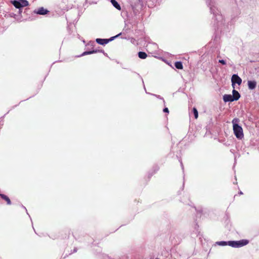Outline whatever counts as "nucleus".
<instances>
[{
    "label": "nucleus",
    "instance_id": "f257e3e1",
    "mask_svg": "<svg viewBox=\"0 0 259 259\" xmlns=\"http://www.w3.org/2000/svg\"><path fill=\"white\" fill-rule=\"evenodd\" d=\"M248 242L247 240L243 239L240 241H218L216 243L220 246L229 245L232 247L238 248L247 245Z\"/></svg>",
    "mask_w": 259,
    "mask_h": 259
},
{
    "label": "nucleus",
    "instance_id": "f03ea898",
    "mask_svg": "<svg viewBox=\"0 0 259 259\" xmlns=\"http://www.w3.org/2000/svg\"><path fill=\"white\" fill-rule=\"evenodd\" d=\"M240 120L238 118H235L232 121L233 129L235 136L239 139H241L243 137V129L242 127L239 125L238 123Z\"/></svg>",
    "mask_w": 259,
    "mask_h": 259
},
{
    "label": "nucleus",
    "instance_id": "7ed1b4c3",
    "mask_svg": "<svg viewBox=\"0 0 259 259\" xmlns=\"http://www.w3.org/2000/svg\"><path fill=\"white\" fill-rule=\"evenodd\" d=\"M210 12L213 15L214 19L217 23L222 22L223 20V16L220 14L219 10L216 8L214 4L209 3Z\"/></svg>",
    "mask_w": 259,
    "mask_h": 259
},
{
    "label": "nucleus",
    "instance_id": "20e7f679",
    "mask_svg": "<svg viewBox=\"0 0 259 259\" xmlns=\"http://www.w3.org/2000/svg\"><path fill=\"white\" fill-rule=\"evenodd\" d=\"M13 5L20 10L21 8L27 6L29 4L26 0L14 1L12 2Z\"/></svg>",
    "mask_w": 259,
    "mask_h": 259
},
{
    "label": "nucleus",
    "instance_id": "39448f33",
    "mask_svg": "<svg viewBox=\"0 0 259 259\" xmlns=\"http://www.w3.org/2000/svg\"><path fill=\"white\" fill-rule=\"evenodd\" d=\"M121 34V33L118 34L116 36L111 37L110 39H102V38H97L96 42L102 45H104L108 43L110 41L113 40L115 38L118 37Z\"/></svg>",
    "mask_w": 259,
    "mask_h": 259
},
{
    "label": "nucleus",
    "instance_id": "423d86ee",
    "mask_svg": "<svg viewBox=\"0 0 259 259\" xmlns=\"http://www.w3.org/2000/svg\"><path fill=\"white\" fill-rule=\"evenodd\" d=\"M231 81L232 83V85L234 88V84L235 83L238 84V85L241 84L242 82L241 78L237 75V74H233L232 76Z\"/></svg>",
    "mask_w": 259,
    "mask_h": 259
},
{
    "label": "nucleus",
    "instance_id": "0eeeda50",
    "mask_svg": "<svg viewBox=\"0 0 259 259\" xmlns=\"http://www.w3.org/2000/svg\"><path fill=\"white\" fill-rule=\"evenodd\" d=\"M49 12V11H48L47 9L44 8L43 7H40L38 8V9H35L34 11V13L38 15H46Z\"/></svg>",
    "mask_w": 259,
    "mask_h": 259
},
{
    "label": "nucleus",
    "instance_id": "6e6552de",
    "mask_svg": "<svg viewBox=\"0 0 259 259\" xmlns=\"http://www.w3.org/2000/svg\"><path fill=\"white\" fill-rule=\"evenodd\" d=\"M97 52H101V53H103L105 55L107 56V54L106 53H105L104 52V51L103 50H93V51H85V52H84L80 56H85V55H90V54H93V53H97Z\"/></svg>",
    "mask_w": 259,
    "mask_h": 259
},
{
    "label": "nucleus",
    "instance_id": "1a4fd4ad",
    "mask_svg": "<svg viewBox=\"0 0 259 259\" xmlns=\"http://www.w3.org/2000/svg\"><path fill=\"white\" fill-rule=\"evenodd\" d=\"M223 100L225 102H233L234 99L231 95L225 94L223 96Z\"/></svg>",
    "mask_w": 259,
    "mask_h": 259
},
{
    "label": "nucleus",
    "instance_id": "9d476101",
    "mask_svg": "<svg viewBox=\"0 0 259 259\" xmlns=\"http://www.w3.org/2000/svg\"><path fill=\"white\" fill-rule=\"evenodd\" d=\"M232 93L233 95H232V96L233 97V98L234 101H237L240 98V95L238 91L234 89L232 91Z\"/></svg>",
    "mask_w": 259,
    "mask_h": 259
},
{
    "label": "nucleus",
    "instance_id": "9b49d317",
    "mask_svg": "<svg viewBox=\"0 0 259 259\" xmlns=\"http://www.w3.org/2000/svg\"><path fill=\"white\" fill-rule=\"evenodd\" d=\"M256 82L255 81L249 80L248 81V86L250 90H253L255 88Z\"/></svg>",
    "mask_w": 259,
    "mask_h": 259
},
{
    "label": "nucleus",
    "instance_id": "f8f14e48",
    "mask_svg": "<svg viewBox=\"0 0 259 259\" xmlns=\"http://www.w3.org/2000/svg\"><path fill=\"white\" fill-rule=\"evenodd\" d=\"M0 196L3 199L7 201V203L8 205H10L11 204V201L7 196L3 194H1Z\"/></svg>",
    "mask_w": 259,
    "mask_h": 259
},
{
    "label": "nucleus",
    "instance_id": "ddd939ff",
    "mask_svg": "<svg viewBox=\"0 0 259 259\" xmlns=\"http://www.w3.org/2000/svg\"><path fill=\"white\" fill-rule=\"evenodd\" d=\"M111 3L116 9L118 10H121V7L119 4L115 0H111Z\"/></svg>",
    "mask_w": 259,
    "mask_h": 259
},
{
    "label": "nucleus",
    "instance_id": "4468645a",
    "mask_svg": "<svg viewBox=\"0 0 259 259\" xmlns=\"http://www.w3.org/2000/svg\"><path fill=\"white\" fill-rule=\"evenodd\" d=\"M138 57L141 59H144L146 58L147 55L146 53L144 52H139L138 53Z\"/></svg>",
    "mask_w": 259,
    "mask_h": 259
},
{
    "label": "nucleus",
    "instance_id": "2eb2a0df",
    "mask_svg": "<svg viewBox=\"0 0 259 259\" xmlns=\"http://www.w3.org/2000/svg\"><path fill=\"white\" fill-rule=\"evenodd\" d=\"M175 67L179 69H183V64L181 62L178 61L175 63Z\"/></svg>",
    "mask_w": 259,
    "mask_h": 259
},
{
    "label": "nucleus",
    "instance_id": "dca6fc26",
    "mask_svg": "<svg viewBox=\"0 0 259 259\" xmlns=\"http://www.w3.org/2000/svg\"><path fill=\"white\" fill-rule=\"evenodd\" d=\"M193 112L194 113L195 118L196 119L197 118L198 116V113L197 110L196 109V108H193Z\"/></svg>",
    "mask_w": 259,
    "mask_h": 259
},
{
    "label": "nucleus",
    "instance_id": "f3484780",
    "mask_svg": "<svg viewBox=\"0 0 259 259\" xmlns=\"http://www.w3.org/2000/svg\"><path fill=\"white\" fill-rule=\"evenodd\" d=\"M219 62L221 63L223 65H225L226 64V61L224 60H219Z\"/></svg>",
    "mask_w": 259,
    "mask_h": 259
},
{
    "label": "nucleus",
    "instance_id": "a211bd4d",
    "mask_svg": "<svg viewBox=\"0 0 259 259\" xmlns=\"http://www.w3.org/2000/svg\"><path fill=\"white\" fill-rule=\"evenodd\" d=\"M163 111L165 113H168L169 112L168 109L167 108H166V107L164 108L163 109Z\"/></svg>",
    "mask_w": 259,
    "mask_h": 259
},
{
    "label": "nucleus",
    "instance_id": "6ab92c4d",
    "mask_svg": "<svg viewBox=\"0 0 259 259\" xmlns=\"http://www.w3.org/2000/svg\"><path fill=\"white\" fill-rule=\"evenodd\" d=\"M155 96H156L158 98L161 99H162V98H161V97H160V96H159V95H158V96H156V95H155Z\"/></svg>",
    "mask_w": 259,
    "mask_h": 259
},
{
    "label": "nucleus",
    "instance_id": "aec40b11",
    "mask_svg": "<svg viewBox=\"0 0 259 259\" xmlns=\"http://www.w3.org/2000/svg\"><path fill=\"white\" fill-rule=\"evenodd\" d=\"M181 166H182V169H183L184 167H183V164H182V162H181Z\"/></svg>",
    "mask_w": 259,
    "mask_h": 259
},
{
    "label": "nucleus",
    "instance_id": "412c9836",
    "mask_svg": "<svg viewBox=\"0 0 259 259\" xmlns=\"http://www.w3.org/2000/svg\"><path fill=\"white\" fill-rule=\"evenodd\" d=\"M239 194H242L243 193H242V192L241 191H240V192H239Z\"/></svg>",
    "mask_w": 259,
    "mask_h": 259
}]
</instances>
